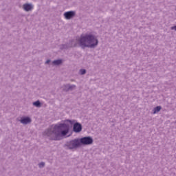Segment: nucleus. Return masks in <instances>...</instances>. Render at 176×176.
Listing matches in <instances>:
<instances>
[{
    "mask_svg": "<svg viewBox=\"0 0 176 176\" xmlns=\"http://www.w3.org/2000/svg\"><path fill=\"white\" fill-rule=\"evenodd\" d=\"M23 9L25 12H30L34 9V6L31 3H25L23 5Z\"/></svg>",
    "mask_w": 176,
    "mask_h": 176,
    "instance_id": "nucleus-7",
    "label": "nucleus"
},
{
    "mask_svg": "<svg viewBox=\"0 0 176 176\" xmlns=\"http://www.w3.org/2000/svg\"><path fill=\"white\" fill-rule=\"evenodd\" d=\"M68 44L70 48L78 47V46H80L81 49H86V47L94 49L98 46V39H97V37L92 34H86L85 35H81L78 38H72L69 40Z\"/></svg>",
    "mask_w": 176,
    "mask_h": 176,
    "instance_id": "nucleus-2",
    "label": "nucleus"
},
{
    "mask_svg": "<svg viewBox=\"0 0 176 176\" xmlns=\"http://www.w3.org/2000/svg\"><path fill=\"white\" fill-rule=\"evenodd\" d=\"M65 146L67 148V149H76L78 148H80V144L79 143V139H74L72 140H70L69 142H67L65 144Z\"/></svg>",
    "mask_w": 176,
    "mask_h": 176,
    "instance_id": "nucleus-3",
    "label": "nucleus"
},
{
    "mask_svg": "<svg viewBox=\"0 0 176 176\" xmlns=\"http://www.w3.org/2000/svg\"><path fill=\"white\" fill-rule=\"evenodd\" d=\"M75 89H76V85L69 84V91H72L73 90H75Z\"/></svg>",
    "mask_w": 176,
    "mask_h": 176,
    "instance_id": "nucleus-14",
    "label": "nucleus"
},
{
    "mask_svg": "<svg viewBox=\"0 0 176 176\" xmlns=\"http://www.w3.org/2000/svg\"><path fill=\"white\" fill-rule=\"evenodd\" d=\"M78 141L80 143V146H82V145H91V144L94 142L93 138L90 136H87L78 139Z\"/></svg>",
    "mask_w": 176,
    "mask_h": 176,
    "instance_id": "nucleus-4",
    "label": "nucleus"
},
{
    "mask_svg": "<svg viewBox=\"0 0 176 176\" xmlns=\"http://www.w3.org/2000/svg\"><path fill=\"white\" fill-rule=\"evenodd\" d=\"M20 122L23 124H28V123H31V118L30 117H24L20 120Z\"/></svg>",
    "mask_w": 176,
    "mask_h": 176,
    "instance_id": "nucleus-8",
    "label": "nucleus"
},
{
    "mask_svg": "<svg viewBox=\"0 0 176 176\" xmlns=\"http://www.w3.org/2000/svg\"><path fill=\"white\" fill-rule=\"evenodd\" d=\"M50 63V60H47L46 62H45V64H49Z\"/></svg>",
    "mask_w": 176,
    "mask_h": 176,
    "instance_id": "nucleus-18",
    "label": "nucleus"
},
{
    "mask_svg": "<svg viewBox=\"0 0 176 176\" xmlns=\"http://www.w3.org/2000/svg\"><path fill=\"white\" fill-rule=\"evenodd\" d=\"M170 30L176 31V25L170 27Z\"/></svg>",
    "mask_w": 176,
    "mask_h": 176,
    "instance_id": "nucleus-17",
    "label": "nucleus"
},
{
    "mask_svg": "<svg viewBox=\"0 0 176 176\" xmlns=\"http://www.w3.org/2000/svg\"><path fill=\"white\" fill-rule=\"evenodd\" d=\"M76 12L75 11H68L63 14V16L66 20H71L73 17H75Z\"/></svg>",
    "mask_w": 176,
    "mask_h": 176,
    "instance_id": "nucleus-6",
    "label": "nucleus"
},
{
    "mask_svg": "<svg viewBox=\"0 0 176 176\" xmlns=\"http://www.w3.org/2000/svg\"><path fill=\"white\" fill-rule=\"evenodd\" d=\"M33 105L34 107H36V108H41V107H42V104L41 103V101H39V100L34 102Z\"/></svg>",
    "mask_w": 176,
    "mask_h": 176,
    "instance_id": "nucleus-11",
    "label": "nucleus"
},
{
    "mask_svg": "<svg viewBox=\"0 0 176 176\" xmlns=\"http://www.w3.org/2000/svg\"><path fill=\"white\" fill-rule=\"evenodd\" d=\"M79 72H80V75H85L86 74V69H80Z\"/></svg>",
    "mask_w": 176,
    "mask_h": 176,
    "instance_id": "nucleus-16",
    "label": "nucleus"
},
{
    "mask_svg": "<svg viewBox=\"0 0 176 176\" xmlns=\"http://www.w3.org/2000/svg\"><path fill=\"white\" fill-rule=\"evenodd\" d=\"M53 65H60V64H63V60L58 59L55 60L52 62Z\"/></svg>",
    "mask_w": 176,
    "mask_h": 176,
    "instance_id": "nucleus-9",
    "label": "nucleus"
},
{
    "mask_svg": "<svg viewBox=\"0 0 176 176\" xmlns=\"http://www.w3.org/2000/svg\"><path fill=\"white\" fill-rule=\"evenodd\" d=\"M162 109V107L160 106H157L153 109V113H157V112H160V110Z\"/></svg>",
    "mask_w": 176,
    "mask_h": 176,
    "instance_id": "nucleus-13",
    "label": "nucleus"
},
{
    "mask_svg": "<svg viewBox=\"0 0 176 176\" xmlns=\"http://www.w3.org/2000/svg\"><path fill=\"white\" fill-rule=\"evenodd\" d=\"M62 89H63V91H65L66 93L69 91V84L64 85L62 87Z\"/></svg>",
    "mask_w": 176,
    "mask_h": 176,
    "instance_id": "nucleus-10",
    "label": "nucleus"
},
{
    "mask_svg": "<svg viewBox=\"0 0 176 176\" xmlns=\"http://www.w3.org/2000/svg\"><path fill=\"white\" fill-rule=\"evenodd\" d=\"M45 164L43 162H41L38 164L39 168H43V167H45Z\"/></svg>",
    "mask_w": 176,
    "mask_h": 176,
    "instance_id": "nucleus-15",
    "label": "nucleus"
},
{
    "mask_svg": "<svg viewBox=\"0 0 176 176\" xmlns=\"http://www.w3.org/2000/svg\"><path fill=\"white\" fill-rule=\"evenodd\" d=\"M69 48H71V47H69V44H68V43H67L66 44H62L60 46V49L67 50V49H69Z\"/></svg>",
    "mask_w": 176,
    "mask_h": 176,
    "instance_id": "nucleus-12",
    "label": "nucleus"
},
{
    "mask_svg": "<svg viewBox=\"0 0 176 176\" xmlns=\"http://www.w3.org/2000/svg\"><path fill=\"white\" fill-rule=\"evenodd\" d=\"M66 122L70 123V124H74L73 126V131L74 133H80L82 131V124L79 122H76L75 120H67Z\"/></svg>",
    "mask_w": 176,
    "mask_h": 176,
    "instance_id": "nucleus-5",
    "label": "nucleus"
},
{
    "mask_svg": "<svg viewBox=\"0 0 176 176\" xmlns=\"http://www.w3.org/2000/svg\"><path fill=\"white\" fill-rule=\"evenodd\" d=\"M69 133V124L60 123L50 126L43 132V135L51 141H60L63 137H65Z\"/></svg>",
    "mask_w": 176,
    "mask_h": 176,
    "instance_id": "nucleus-1",
    "label": "nucleus"
}]
</instances>
